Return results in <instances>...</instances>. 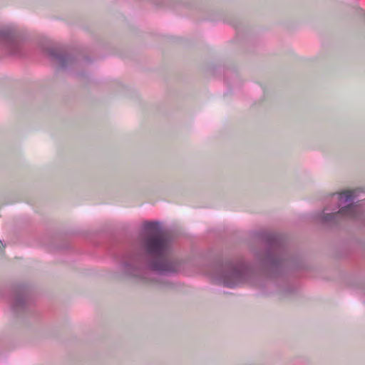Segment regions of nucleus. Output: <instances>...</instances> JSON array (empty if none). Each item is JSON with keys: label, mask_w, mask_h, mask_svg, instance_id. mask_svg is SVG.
Here are the masks:
<instances>
[{"label": "nucleus", "mask_w": 365, "mask_h": 365, "mask_svg": "<svg viewBox=\"0 0 365 365\" xmlns=\"http://www.w3.org/2000/svg\"><path fill=\"white\" fill-rule=\"evenodd\" d=\"M143 228L142 247L150 259L133 257L130 262L123 263V272L128 276L145 280L151 279L152 272L161 275L179 272L180 262L166 257L171 250V242L161 225L158 222H149Z\"/></svg>", "instance_id": "1"}, {"label": "nucleus", "mask_w": 365, "mask_h": 365, "mask_svg": "<svg viewBox=\"0 0 365 365\" xmlns=\"http://www.w3.org/2000/svg\"><path fill=\"white\" fill-rule=\"evenodd\" d=\"M357 190H346L340 194H333L332 197L337 195L339 199L338 207L342 206L337 212H326L329 210L325 208L317 216V220L323 223L329 222L333 221L338 215L346 216L351 218H356L357 217L356 212L358 207L354 204V200L357 196Z\"/></svg>", "instance_id": "2"}, {"label": "nucleus", "mask_w": 365, "mask_h": 365, "mask_svg": "<svg viewBox=\"0 0 365 365\" xmlns=\"http://www.w3.org/2000/svg\"><path fill=\"white\" fill-rule=\"evenodd\" d=\"M247 275L246 265L243 262L226 263L217 277L225 287H234L242 282Z\"/></svg>", "instance_id": "3"}, {"label": "nucleus", "mask_w": 365, "mask_h": 365, "mask_svg": "<svg viewBox=\"0 0 365 365\" xmlns=\"http://www.w3.org/2000/svg\"><path fill=\"white\" fill-rule=\"evenodd\" d=\"M263 238L267 246L265 261L271 267L276 266L281 262L279 256L282 250L281 240L277 235L271 233L264 235Z\"/></svg>", "instance_id": "4"}, {"label": "nucleus", "mask_w": 365, "mask_h": 365, "mask_svg": "<svg viewBox=\"0 0 365 365\" xmlns=\"http://www.w3.org/2000/svg\"><path fill=\"white\" fill-rule=\"evenodd\" d=\"M48 53L51 57L56 58L58 61L60 66L62 68H66L68 64L69 65L72 64L73 62V58H71L68 56L58 54L56 51H54L53 49H51L49 51Z\"/></svg>", "instance_id": "5"}, {"label": "nucleus", "mask_w": 365, "mask_h": 365, "mask_svg": "<svg viewBox=\"0 0 365 365\" xmlns=\"http://www.w3.org/2000/svg\"><path fill=\"white\" fill-rule=\"evenodd\" d=\"M7 48L11 55H20L21 50V44L17 41H10L8 43Z\"/></svg>", "instance_id": "6"}, {"label": "nucleus", "mask_w": 365, "mask_h": 365, "mask_svg": "<svg viewBox=\"0 0 365 365\" xmlns=\"http://www.w3.org/2000/svg\"><path fill=\"white\" fill-rule=\"evenodd\" d=\"M24 303H25L24 296L21 295V294H18V295L15 296V297L14 299L12 307H13V309H16L19 307H23L24 305Z\"/></svg>", "instance_id": "7"}, {"label": "nucleus", "mask_w": 365, "mask_h": 365, "mask_svg": "<svg viewBox=\"0 0 365 365\" xmlns=\"http://www.w3.org/2000/svg\"><path fill=\"white\" fill-rule=\"evenodd\" d=\"M13 34V31L9 28L0 29V40L9 38Z\"/></svg>", "instance_id": "8"}, {"label": "nucleus", "mask_w": 365, "mask_h": 365, "mask_svg": "<svg viewBox=\"0 0 365 365\" xmlns=\"http://www.w3.org/2000/svg\"><path fill=\"white\" fill-rule=\"evenodd\" d=\"M257 257H258L259 259H261V257H260L259 255H257Z\"/></svg>", "instance_id": "9"}]
</instances>
